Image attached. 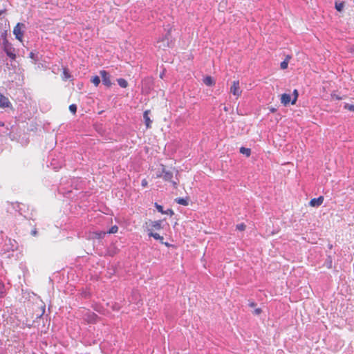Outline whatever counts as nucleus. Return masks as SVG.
Instances as JSON below:
<instances>
[{"label":"nucleus","instance_id":"nucleus-22","mask_svg":"<svg viewBox=\"0 0 354 354\" xmlns=\"http://www.w3.org/2000/svg\"><path fill=\"white\" fill-rule=\"evenodd\" d=\"M91 82L92 83H93V84L95 86H97L100 83V78L99 76L97 75H95V76H93L92 77V78L91 79Z\"/></svg>","mask_w":354,"mask_h":354},{"label":"nucleus","instance_id":"nucleus-28","mask_svg":"<svg viewBox=\"0 0 354 354\" xmlns=\"http://www.w3.org/2000/svg\"><path fill=\"white\" fill-rule=\"evenodd\" d=\"M5 295V286L2 282H0V297H3Z\"/></svg>","mask_w":354,"mask_h":354},{"label":"nucleus","instance_id":"nucleus-2","mask_svg":"<svg viewBox=\"0 0 354 354\" xmlns=\"http://www.w3.org/2000/svg\"><path fill=\"white\" fill-rule=\"evenodd\" d=\"M171 28H170L165 35L159 37L157 40L158 48L165 49L166 48H172L174 45V41L172 39L171 34Z\"/></svg>","mask_w":354,"mask_h":354},{"label":"nucleus","instance_id":"nucleus-5","mask_svg":"<svg viewBox=\"0 0 354 354\" xmlns=\"http://www.w3.org/2000/svg\"><path fill=\"white\" fill-rule=\"evenodd\" d=\"M83 319L88 324H95L98 319V316L88 310H83Z\"/></svg>","mask_w":354,"mask_h":354},{"label":"nucleus","instance_id":"nucleus-35","mask_svg":"<svg viewBox=\"0 0 354 354\" xmlns=\"http://www.w3.org/2000/svg\"><path fill=\"white\" fill-rule=\"evenodd\" d=\"M164 214H169L170 216H173L174 212L171 209H168L167 211H165Z\"/></svg>","mask_w":354,"mask_h":354},{"label":"nucleus","instance_id":"nucleus-27","mask_svg":"<svg viewBox=\"0 0 354 354\" xmlns=\"http://www.w3.org/2000/svg\"><path fill=\"white\" fill-rule=\"evenodd\" d=\"M77 109V105L75 104H72L69 106V110L73 114L76 113Z\"/></svg>","mask_w":354,"mask_h":354},{"label":"nucleus","instance_id":"nucleus-15","mask_svg":"<svg viewBox=\"0 0 354 354\" xmlns=\"http://www.w3.org/2000/svg\"><path fill=\"white\" fill-rule=\"evenodd\" d=\"M203 82L206 86H212L215 84V81L214 78L209 75L204 77Z\"/></svg>","mask_w":354,"mask_h":354},{"label":"nucleus","instance_id":"nucleus-44","mask_svg":"<svg viewBox=\"0 0 354 354\" xmlns=\"http://www.w3.org/2000/svg\"><path fill=\"white\" fill-rule=\"evenodd\" d=\"M163 75H164V72H162V73L160 75V78H162V77H163Z\"/></svg>","mask_w":354,"mask_h":354},{"label":"nucleus","instance_id":"nucleus-20","mask_svg":"<svg viewBox=\"0 0 354 354\" xmlns=\"http://www.w3.org/2000/svg\"><path fill=\"white\" fill-rule=\"evenodd\" d=\"M175 201L180 205L187 206L188 205V201L187 199L183 198H177L175 199Z\"/></svg>","mask_w":354,"mask_h":354},{"label":"nucleus","instance_id":"nucleus-6","mask_svg":"<svg viewBox=\"0 0 354 354\" xmlns=\"http://www.w3.org/2000/svg\"><path fill=\"white\" fill-rule=\"evenodd\" d=\"M26 28V26L23 23H17L13 30V34L15 35V38L19 41H22V38L24 35V29Z\"/></svg>","mask_w":354,"mask_h":354},{"label":"nucleus","instance_id":"nucleus-33","mask_svg":"<svg viewBox=\"0 0 354 354\" xmlns=\"http://www.w3.org/2000/svg\"><path fill=\"white\" fill-rule=\"evenodd\" d=\"M261 313L262 310L260 308H256L253 311V314L255 315H259Z\"/></svg>","mask_w":354,"mask_h":354},{"label":"nucleus","instance_id":"nucleus-11","mask_svg":"<svg viewBox=\"0 0 354 354\" xmlns=\"http://www.w3.org/2000/svg\"><path fill=\"white\" fill-rule=\"evenodd\" d=\"M324 198L322 196H319L318 198H314L311 199L309 202V205L311 207H319L324 202Z\"/></svg>","mask_w":354,"mask_h":354},{"label":"nucleus","instance_id":"nucleus-17","mask_svg":"<svg viewBox=\"0 0 354 354\" xmlns=\"http://www.w3.org/2000/svg\"><path fill=\"white\" fill-rule=\"evenodd\" d=\"M149 236L151 237H153L156 240H159L162 243H164V242H163L164 238H163V236H160L159 234L155 233L153 232H149Z\"/></svg>","mask_w":354,"mask_h":354},{"label":"nucleus","instance_id":"nucleus-19","mask_svg":"<svg viewBox=\"0 0 354 354\" xmlns=\"http://www.w3.org/2000/svg\"><path fill=\"white\" fill-rule=\"evenodd\" d=\"M117 82L118 85L122 88H127L129 85L127 81L124 78L117 79Z\"/></svg>","mask_w":354,"mask_h":354},{"label":"nucleus","instance_id":"nucleus-3","mask_svg":"<svg viewBox=\"0 0 354 354\" xmlns=\"http://www.w3.org/2000/svg\"><path fill=\"white\" fill-rule=\"evenodd\" d=\"M154 80L151 77H146L142 80V92L148 95L153 89Z\"/></svg>","mask_w":354,"mask_h":354},{"label":"nucleus","instance_id":"nucleus-8","mask_svg":"<svg viewBox=\"0 0 354 354\" xmlns=\"http://www.w3.org/2000/svg\"><path fill=\"white\" fill-rule=\"evenodd\" d=\"M100 74L102 77V84L107 87H110L112 85V82L109 73L106 71L102 70L100 71Z\"/></svg>","mask_w":354,"mask_h":354},{"label":"nucleus","instance_id":"nucleus-10","mask_svg":"<svg viewBox=\"0 0 354 354\" xmlns=\"http://www.w3.org/2000/svg\"><path fill=\"white\" fill-rule=\"evenodd\" d=\"M0 107L1 108H9L12 107V104L9 99L0 93Z\"/></svg>","mask_w":354,"mask_h":354},{"label":"nucleus","instance_id":"nucleus-1","mask_svg":"<svg viewBox=\"0 0 354 354\" xmlns=\"http://www.w3.org/2000/svg\"><path fill=\"white\" fill-rule=\"evenodd\" d=\"M0 39H2L1 48L6 55L10 59V62H13L17 58L16 50L12 44L8 40L6 30L0 34Z\"/></svg>","mask_w":354,"mask_h":354},{"label":"nucleus","instance_id":"nucleus-7","mask_svg":"<svg viewBox=\"0 0 354 354\" xmlns=\"http://www.w3.org/2000/svg\"><path fill=\"white\" fill-rule=\"evenodd\" d=\"M162 220L158 221H149L148 222H146V225L147 227V230L149 232H153V230H160L162 228Z\"/></svg>","mask_w":354,"mask_h":354},{"label":"nucleus","instance_id":"nucleus-32","mask_svg":"<svg viewBox=\"0 0 354 354\" xmlns=\"http://www.w3.org/2000/svg\"><path fill=\"white\" fill-rule=\"evenodd\" d=\"M288 63L287 61L283 60L280 64V67L281 69H286L288 68Z\"/></svg>","mask_w":354,"mask_h":354},{"label":"nucleus","instance_id":"nucleus-38","mask_svg":"<svg viewBox=\"0 0 354 354\" xmlns=\"http://www.w3.org/2000/svg\"><path fill=\"white\" fill-rule=\"evenodd\" d=\"M270 111L271 113H274V112H276V111H277V109H276V108H274V107H270Z\"/></svg>","mask_w":354,"mask_h":354},{"label":"nucleus","instance_id":"nucleus-16","mask_svg":"<svg viewBox=\"0 0 354 354\" xmlns=\"http://www.w3.org/2000/svg\"><path fill=\"white\" fill-rule=\"evenodd\" d=\"M105 234H106V232H103V231L94 232L91 233V238L101 239L104 237Z\"/></svg>","mask_w":354,"mask_h":354},{"label":"nucleus","instance_id":"nucleus-37","mask_svg":"<svg viewBox=\"0 0 354 354\" xmlns=\"http://www.w3.org/2000/svg\"><path fill=\"white\" fill-rule=\"evenodd\" d=\"M141 185H142V187H147V185H148L147 180L146 179H143V180H142Z\"/></svg>","mask_w":354,"mask_h":354},{"label":"nucleus","instance_id":"nucleus-26","mask_svg":"<svg viewBox=\"0 0 354 354\" xmlns=\"http://www.w3.org/2000/svg\"><path fill=\"white\" fill-rule=\"evenodd\" d=\"M64 78V79H68L71 77L70 72L68 68H64L63 71Z\"/></svg>","mask_w":354,"mask_h":354},{"label":"nucleus","instance_id":"nucleus-13","mask_svg":"<svg viewBox=\"0 0 354 354\" xmlns=\"http://www.w3.org/2000/svg\"><path fill=\"white\" fill-rule=\"evenodd\" d=\"M9 28V21L8 19L1 20L0 21V34L6 30V33L7 34L8 30Z\"/></svg>","mask_w":354,"mask_h":354},{"label":"nucleus","instance_id":"nucleus-9","mask_svg":"<svg viewBox=\"0 0 354 354\" xmlns=\"http://www.w3.org/2000/svg\"><path fill=\"white\" fill-rule=\"evenodd\" d=\"M230 92L237 97L240 96L241 94V91L240 90L239 86V81H234L233 84L230 88Z\"/></svg>","mask_w":354,"mask_h":354},{"label":"nucleus","instance_id":"nucleus-24","mask_svg":"<svg viewBox=\"0 0 354 354\" xmlns=\"http://www.w3.org/2000/svg\"><path fill=\"white\" fill-rule=\"evenodd\" d=\"M239 152L241 153L244 154V155H250L251 149L250 148H246V147H241L239 149Z\"/></svg>","mask_w":354,"mask_h":354},{"label":"nucleus","instance_id":"nucleus-23","mask_svg":"<svg viewBox=\"0 0 354 354\" xmlns=\"http://www.w3.org/2000/svg\"><path fill=\"white\" fill-rule=\"evenodd\" d=\"M293 98L292 99L291 104H295L299 97V92L297 89H295L292 93Z\"/></svg>","mask_w":354,"mask_h":354},{"label":"nucleus","instance_id":"nucleus-30","mask_svg":"<svg viewBox=\"0 0 354 354\" xmlns=\"http://www.w3.org/2000/svg\"><path fill=\"white\" fill-rule=\"evenodd\" d=\"M344 108L345 109H348L351 111H354V104H349L348 103H346L344 106Z\"/></svg>","mask_w":354,"mask_h":354},{"label":"nucleus","instance_id":"nucleus-31","mask_svg":"<svg viewBox=\"0 0 354 354\" xmlns=\"http://www.w3.org/2000/svg\"><path fill=\"white\" fill-rule=\"evenodd\" d=\"M155 207H156L157 210L160 212L161 214H165V211L163 210V207L162 205L158 204L157 203H155Z\"/></svg>","mask_w":354,"mask_h":354},{"label":"nucleus","instance_id":"nucleus-34","mask_svg":"<svg viewBox=\"0 0 354 354\" xmlns=\"http://www.w3.org/2000/svg\"><path fill=\"white\" fill-rule=\"evenodd\" d=\"M248 306L250 308H255L257 306V304L253 300L248 301Z\"/></svg>","mask_w":354,"mask_h":354},{"label":"nucleus","instance_id":"nucleus-29","mask_svg":"<svg viewBox=\"0 0 354 354\" xmlns=\"http://www.w3.org/2000/svg\"><path fill=\"white\" fill-rule=\"evenodd\" d=\"M236 230H238L239 231H244L246 228V225L242 223L236 225Z\"/></svg>","mask_w":354,"mask_h":354},{"label":"nucleus","instance_id":"nucleus-12","mask_svg":"<svg viewBox=\"0 0 354 354\" xmlns=\"http://www.w3.org/2000/svg\"><path fill=\"white\" fill-rule=\"evenodd\" d=\"M150 110L145 111L143 113V119L146 125L147 129H150L151 127L152 120L150 119L149 115L150 114Z\"/></svg>","mask_w":354,"mask_h":354},{"label":"nucleus","instance_id":"nucleus-18","mask_svg":"<svg viewBox=\"0 0 354 354\" xmlns=\"http://www.w3.org/2000/svg\"><path fill=\"white\" fill-rule=\"evenodd\" d=\"M29 57L31 58L35 63L37 62L40 59L38 52H30L29 54Z\"/></svg>","mask_w":354,"mask_h":354},{"label":"nucleus","instance_id":"nucleus-14","mask_svg":"<svg viewBox=\"0 0 354 354\" xmlns=\"http://www.w3.org/2000/svg\"><path fill=\"white\" fill-rule=\"evenodd\" d=\"M292 99L290 94L283 93L281 96V102L284 106H287L290 102H291Z\"/></svg>","mask_w":354,"mask_h":354},{"label":"nucleus","instance_id":"nucleus-42","mask_svg":"<svg viewBox=\"0 0 354 354\" xmlns=\"http://www.w3.org/2000/svg\"><path fill=\"white\" fill-rule=\"evenodd\" d=\"M4 126V123L1 121H0V127H3Z\"/></svg>","mask_w":354,"mask_h":354},{"label":"nucleus","instance_id":"nucleus-39","mask_svg":"<svg viewBox=\"0 0 354 354\" xmlns=\"http://www.w3.org/2000/svg\"><path fill=\"white\" fill-rule=\"evenodd\" d=\"M291 59V56L290 55H287L286 59H284L285 61H287V62L288 63L289 62V60Z\"/></svg>","mask_w":354,"mask_h":354},{"label":"nucleus","instance_id":"nucleus-4","mask_svg":"<svg viewBox=\"0 0 354 354\" xmlns=\"http://www.w3.org/2000/svg\"><path fill=\"white\" fill-rule=\"evenodd\" d=\"M162 174L158 175V177L162 178L164 180L171 183L174 188H177L178 183L176 181H173V172L171 171L167 170L165 165H162Z\"/></svg>","mask_w":354,"mask_h":354},{"label":"nucleus","instance_id":"nucleus-25","mask_svg":"<svg viewBox=\"0 0 354 354\" xmlns=\"http://www.w3.org/2000/svg\"><path fill=\"white\" fill-rule=\"evenodd\" d=\"M118 231V227L117 225L112 226L110 230L106 232V234H115Z\"/></svg>","mask_w":354,"mask_h":354},{"label":"nucleus","instance_id":"nucleus-40","mask_svg":"<svg viewBox=\"0 0 354 354\" xmlns=\"http://www.w3.org/2000/svg\"><path fill=\"white\" fill-rule=\"evenodd\" d=\"M6 9H4V10H0V16H1L2 14H3L4 12H6Z\"/></svg>","mask_w":354,"mask_h":354},{"label":"nucleus","instance_id":"nucleus-41","mask_svg":"<svg viewBox=\"0 0 354 354\" xmlns=\"http://www.w3.org/2000/svg\"><path fill=\"white\" fill-rule=\"evenodd\" d=\"M32 235H34V236H35V235L37 234V231H36V230H33V231L32 232Z\"/></svg>","mask_w":354,"mask_h":354},{"label":"nucleus","instance_id":"nucleus-43","mask_svg":"<svg viewBox=\"0 0 354 354\" xmlns=\"http://www.w3.org/2000/svg\"><path fill=\"white\" fill-rule=\"evenodd\" d=\"M10 66L15 69L16 68L15 65H13L12 63L10 64Z\"/></svg>","mask_w":354,"mask_h":354},{"label":"nucleus","instance_id":"nucleus-21","mask_svg":"<svg viewBox=\"0 0 354 354\" xmlns=\"http://www.w3.org/2000/svg\"><path fill=\"white\" fill-rule=\"evenodd\" d=\"M335 8L338 12H342L344 8V2H335Z\"/></svg>","mask_w":354,"mask_h":354},{"label":"nucleus","instance_id":"nucleus-36","mask_svg":"<svg viewBox=\"0 0 354 354\" xmlns=\"http://www.w3.org/2000/svg\"><path fill=\"white\" fill-rule=\"evenodd\" d=\"M331 96H332V98L337 100H340L342 99V97H340V96H339L338 95H336V94H332Z\"/></svg>","mask_w":354,"mask_h":354}]
</instances>
